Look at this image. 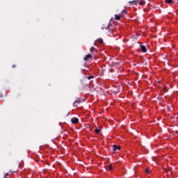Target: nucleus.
<instances>
[{"mask_svg": "<svg viewBox=\"0 0 178 178\" xmlns=\"http://www.w3.org/2000/svg\"><path fill=\"white\" fill-rule=\"evenodd\" d=\"M145 172L146 173H148V174L149 175V173H150L151 171H150L149 169L145 168Z\"/></svg>", "mask_w": 178, "mask_h": 178, "instance_id": "f8f14e48", "label": "nucleus"}, {"mask_svg": "<svg viewBox=\"0 0 178 178\" xmlns=\"http://www.w3.org/2000/svg\"><path fill=\"white\" fill-rule=\"evenodd\" d=\"M122 13H126V10H123Z\"/></svg>", "mask_w": 178, "mask_h": 178, "instance_id": "2eb2a0df", "label": "nucleus"}, {"mask_svg": "<svg viewBox=\"0 0 178 178\" xmlns=\"http://www.w3.org/2000/svg\"><path fill=\"white\" fill-rule=\"evenodd\" d=\"M142 52H147V48L144 45H140Z\"/></svg>", "mask_w": 178, "mask_h": 178, "instance_id": "39448f33", "label": "nucleus"}, {"mask_svg": "<svg viewBox=\"0 0 178 178\" xmlns=\"http://www.w3.org/2000/svg\"><path fill=\"white\" fill-rule=\"evenodd\" d=\"M97 42H99V44H102V42H104V41L102 40V39H99L97 40H96L95 42H94V45L95 47H97Z\"/></svg>", "mask_w": 178, "mask_h": 178, "instance_id": "7ed1b4c3", "label": "nucleus"}, {"mask_svg": "<svg viewBox=\"0 0 178 178\" xmlns=\"http://www.w3.org/2000/svg\"><path fill=\"white\" fill-rule=\"evenodd\" d=\"M164 91H166V88H164Z\"/></svg>", "mask_w": 178, "mask_h": 178, "instance_id": "dca6fc26", "label": "nucleus"}, {"mask_svg": "<svg viewBox=\"0 0 178 178\" xmlns=\"http://www.w3.org/2000/svg\"><path fill=\"white\" fill-rule=\"evenodd\" d=\"M77 104H79V101H75V102L73 103V106H77Z\"/></svg>", "mask_w": 178, "mask_h": 178, "instance_id": "9b49d317", "label": "nucleus"}, {"mask_svg": "<svg viewBox=\"0 0 178 178\" xmlns=\"http://www.w3.org/2000/svg\"><path fill=\"white\" fill-rule=\"evenodd\" d=\"M13 67H15V65H13Z\"/></svg>", "mask_w": 178, "mask_h": 178, "instance_id": "f3484780", "label": "nucleus"}, {"mask_svg": "<svg viewBox=\"0 0 178 178\" xmlns=\"http://www.w3.org/2000/svg\"><path fill=\"white\" fill-rule=\"evenodd\" d=\"M90 52H91L92 54H94V52H95V54H97L98 52V50H97V49H95V47H92L90 49Z\"/></svg>", "mask_w": 178, "mask_h": 178, "instance_id": "f03ea898", "label": "nucleus"}, {"mask_svg": "<svg viewBox=\"0 0 178 178\" xmlns=\"http://www.w3.org/2000/svg\"><path fill=\"white\" fill-rule=\"evenodd\" d=\"M120 149V146H118L116 145H113V150L114 151H119Z\"/></svg>", "mask_w": 178, "mask_h": 178, "instance_id": "20e7f679", "label": "nucleus"}, {"mask_svg": "<svg viewBox=\"0 0 178 178\" xmlns=\"http://www.w3.org/2000/svg\"><path fill=\"white\" fill-rule=\"evenodd\" d=\"M7 176H8V173L5 174L4 178H6Z\"/></svg>", "mask_w": 178, "mask_h": 178, "instance_id": "4468645a", "label": "nucleus"}, {"mask_svg": "<svg viewBox=\"0 0 178 178\" xmlns=\"http://www.w3.org/2000/svg\"><path fill=\"white\" fill-rule=\"evenodd\" d=\"M88 80H91V79H93V76H88Z\"/></svg>", "mask_w": 178, "mask_h": 178, "instance_id": "ddd939ff", "label": "nucleus"}, {"mask_svg": "<svg viewBox=\"0 0 178 178\" xmlns=\"http://www.w3.org/2000/svg\"><path fill=\"white\" fill-rule=\"evenodd\" d=\"M101 127H99L98 129H95V133H96V134H99V132L101 131Z\"/></svg>", "mask_w": 178, "mask_h": 178, "instance_id": "423d86ee", "label": "nucleus"}, {"mask_svg": "<svg viewBox=\"0 0 178 178\" xmlns=\"http://www.w3.org/2000/svg\"><path fill=\"white\" fill-rule=\"evenodd\" d=\"M121 17L119 15H115V20H120Z\"/></svg>", "mask_w": 178, "mask_h": 178, "instance_id": "0eeeda50", "label": "nucleus"}, {"mask_svg": "<svg viewBox=\"0 0 178 178\" xmlns=\"http://www.w3.org/2000/svg\"><path fill=\"white\" fill-rule=\"evenodd\" d=\"M108 169H109V170H111V171L113 170V166L112 165V164H110V165H108Z\"/></svg>", "mask_w": 178, "mask_h": 178, "instance_id": "1a4fd4ad", "label": "nucleus"}, {"mask_svg": "<svg viewBox=\"0 0 178 178\" xmlns=\"http://www.w3.org/2000/svg\"><path fill=\"white\" fill-rule=\"evenodd\" d=\"M166 3H172L173 1L172 0H165Z\"/></svg>", "mask_w": 178, "mask_h": 178, "instance_id": "9d476101", "label": "nucleus"}, {"mask_svg": "<svg viewBox=\"0 0 178 178\" xmlns=\"http://www.w3.org/2000/svg\"><path fill=\"white\" fill-rule=\"evenodd\" d=\"M88 58H91V54L86 55V58H84V60H88Z\"/></svg>", "mask_w": 178, "mask_h": 178, "instance_id": "6e6552de", "label": "nucleus"}, {"mask_svg": "<svg viewBox=\"0 0 178 178\" xmlns=\"http://www.w3.org/2000/svg\"><path fill=\"white\" fill-rule=\"evenodd\" d=\"M71 122L73 124H77V123H79V118L74 117L72 118Z\"/></svg>", "mask_w": 178, "mask_h": 178, "instance_id": "f257e3e1", "label": "nucleus"}]
</instances>
